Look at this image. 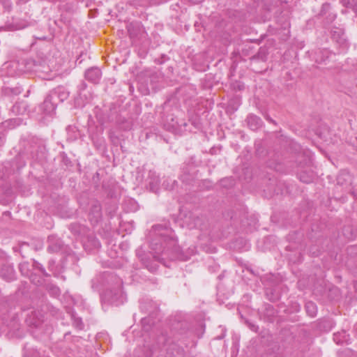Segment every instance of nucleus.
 <instances>
[{
  "label": "nucleus",
  "instance_id": "obj_1",
  "mask_svg": "<svg viewBox=\"0 0 357 357\" xmlns=\"http://www.w3.org/2000/svg\"><path fill=\"white\" fill-rule=\"evenodd\" d=\"M151 232H153L155 235L162 238L164 241H166L167 238H169V244L173 246L172 250H169V248H165L162 245H160V248H158V243H152V249L155 250L153 258H155L156 261H160L166 266H169V265L163 262V260H165L166 258H169L172 261L183 259L181 250L176 245L177 241L174 238L173 231L171 228H169L166 224L164 225H156L153 226Z\"/></svg>",
  "mask_w": 357,
  "mask_h": 357
},
{
  "label": "nucleus",
  "instance_id": "obj_2",
  "mask_svg": "<svg viewBox=\"0 0 357 357\" xmlns=\"http://www.w3.org/2000/svg\"><path fill=\"white\" fill-rule=\"evenodd\" d=\"M123 297L122 291L120 287L115 290H107L105 292L104 298L108 302L112 304L118 305L120 303H123L121 300Z\"/></svg>",
  "mask_w": 357,
  "mask_h": 357
},
{
  "label": "nucleus",
  "instance_id": "obj_3",
  "mask_svg": "<svg viewBox=\"0 0 357 357\" xmlns=\"http://www.w3.org/2000/svg\"><path fill=\"white\" fill-rule=\"evenodd\" d=\"M50 69L45 60H37L34 73L43 79H48V73Z\"/></svg>",
  "mask_w": 357,
  "mask_h": 357
},
{
  "label": "nucleus",
  "instance_id": "obj_4",
  "mask_svg": "<svg viewBox=\"0 0 357 357\" xmlns=\"http://www.w3.org/2000/svg\"><path fill=\"white\" fill-rule=\"evenodd\" d=\"M102 76L101 70L100 68L97 67H92L89 68L85 72V78L89 82H91L93 84H97L99 82Z\"/></svg>",
  "mask_w": 357,
  "mask_h": 357
},
{
  "label": "nucleus",
  "instance_id": "obj_5",
  "mask_svg": "<svg viewBox=\"0 0 357 357\" xmlns=\"http://www.w3.org/2000/svg\"><path fill=\"white\" fill-rule=\"evenodd\" d=\"M69 91L63 86H59L51 91V97L58 98V102H63L69 96Z\"/></svg>",
  "mask_w": 357,
  "mask_h": 357
},
{
  "label": "nucleus",
  "instance_id": "obj_6",
  "mask_svg": "<svg viewBox=\"0 0 357 357\" xmlns=\"http://www.w3.org/2000/svg\"><path fill=\"white\" fill-rule=\"evenodd\" d=\"M90 220L92 223L96 224L102 218V211L100 204L95 203L91 208L89 212Z\"/></svg>",
  "mask_w": 357,
  "mask_h": 357
},
{
  "label": "nucleus",
  "instance_id": "obj_7",
  "mask_svg": "<svg viewBox=\"0 0 357 357\" xmlns=\"http://www.w3.org/2000/svg\"><path fill=\"white\" fill-rule=\"evenodd\" d=\"M48 247L47 250L50 252H58L62 250L63 247V241L54 236H50L48 238Z\"/></svg>",
  "mask_w": 357,
  "mask_h": 357
},
{
  "label": "nucleus",
  "instance_id": "obj_8",
  "mask_svg": "<svg viewBox=\"0 0 357 357\" xmlns=\"http://www.w3.org/2000/svg\"><path fill=\"white\" fill-rule=\"evenodd\" d=\"M332 38L344 50L348 48V43L345 35L342 30L334 31L332 33Z\"/></svg>",
  "mask_w": 357,
  "mask_h": 357
},
{
  "label": "nucleus",
  "instance_id": "obj_9",
  "mask_svg": "<svg viewBox=\"0 0 357 357\" xmlns=\"http://www.w3.org/2000/svg\"><path fill=\"white\" fill-rule=\"evenodd\" d=\"M246 121L249 128L252 130H256L261 128L263 125L261 119L254 114H250L246 119Z\"/></svg>",
  "mask_w": 357,
  "mask_h": 357
},
{
  "label": "nucleus",
  "instance_id": "obj_10",
  "mask_svg": "<svg viewBox=\"0 0 357 357\" xmlns=\"http://www.w3.org/2000/svg\"><path fill=\"white\" fill-rule=\"evenodd\" d=\"M41 109L46 114H50L56 109V102H52L48 96L40 105Z\"/></svg>",
  "mask_w": 357,
  "mask_h": 357
},
{
  "label": "nucleus",
  "instance_id": "obj_11",
  "mask_svg": "<svg viewBox=\"0 0 357 357\" xmlns=\"http://www.w3.org/2000/svg\"><path fill=\"white\" fill-rule=\"evenodd\" d=\"M331 54V52L327 49L320 50L316 53L315 61L317 63L325 62Z\"/></svg>",
  "mask_w": 357,
  "mask_h": 357
},
{
  "label": "nucleus",
  "instance_id": "obj_12",
  "mask_svg": "<svg viewBox=\"0 0 357 357\" xmlns=\"http://www.w3.org/2000/svg\"><path fill=\"white\" fill-rule=\"evenodd\" d=\"M149 185L150 190L153 192H156L158 189L160 179L158 176L155 175V172H149Z\"/></svg>",
  "mask_w": 357,
  "mask_h": 357
},
{
  "label": "nucleus",
  "instance_id": "obj_13",
  "mask_svg": "<svg viewBox=\"0 0 357 357\" xmlns=\"http://www.w3.org/2000/svg\"><path fill=\"white\" fill-rule=\"evenodd\" d=\"M59 9L68 13H74L77 9V3L75 1L60 4Z\"/></svg>",
  "mask_w": 357,
  "mask_h": 357
},
{
  "label": "nucleus",
  "instance_id": "obj_14",
  "mask_svg": "<svg viewBox=\"0 0 357 357\" xmlns=\"http://www.w3.org/2000/svg\"><path fill=\"white\" fill-rule=\"evenodd\" d=\"M37 60L33 59H27L22 61V64L24 66V71L27 73H34L36 69V65Z\"/></svg>",
  "mask_w": 357,
  "mask_h": 357
},
{
  "label": "nucleus",
  "instance_id": "obj_15",
  "mask_svg": "<svg viewBox=\"0 0 357 357\" xmlns=\"http://www.w3.org/2000/svg\"><path fill=\"white\" fill-rule=\"evenodd\" d=\"M0 276L6 280H13L14 278V270L13 267L10 266L3 267L0 272Z\"/></svg>",
  "mask_w": 357,
  "mask_h": 357
},
{
  "label": "nucleus",
  "instance_id": "obj_16",
  "mask_svg": "<svg viewBox=\"0 0 357 357\" xmlns=\"http://www.w3.org/2000/svg\"><path fill=\"white\" fill-rule=\"evenodd\" d=\"M141 261L145 267L151 272H155L158 269V264L146 257H142Z\"/></svg>",
  "mask_w": 357,
  "mask_h": 357
},
{
  "label": "nucleus",
  "instance_id": "obj_17",
  "mask_svg": "<svg viewBox=\"0 0 357 357\" xmlns=\"http://www.w3.org/2000/svg\"><path fill=\"white\" fill-rule=\"evenodd\" d=\"M46 290L54 297H57L61 294L60 289L55 284L51 283L46 284Z\"/></svg>",
  "mask_w": 357,
  "mask_h": 357
},
{
  "label": "nucleus",
  "instance_id": "obj_18",
  "mask_svg": "<svg viewBox=\"0 0 357 357\" xmlns=\"http://www.w3.org/2000/svg\"><path fill=\"white\" fill-rule=\"evenodd\" d=\"M351 176L348 172H342L337 176V183L343 185L344 183L350 182Z\"/></svg>",
  "mask_w": 357,
  "mask_h": 357
},
{
  "label": "nucleus",
  "instance_id": "obj_19",
  "mask_svg": "<svg viewBox=\"0 0 357 357\" xmlns=\"http://www.w3.org/2000/svg\"><path fill=\"white\" fill-rule=\"evenodd\" d=\"M307 312L310 314L311 317H314L317 313V306L316 305L312 302H308L306 303L305 305Z\"/></svg>",
  "mask_w": 357,
  "mask_h": 357
},
{
  "label": "nucleus",
  "instance_id": "obj_20",
  "mask_svg": "<svg viewBox=\"0 0 357 357\" xmlns=\"http://www.w3.org/2000/svg\"><path fill=\"white\" fill-rule=\"evenodd\" d=\"M299 179L301 181L306 183H309L312 181L313 176L312 174H308L305 172H301L299 173Z\"/></svg>",
  "mask_w": 357,
  "mask_h": 357
},
{
  "label": "nucleus",
  "instance_id": "obj_21",
  "mask_svg": "<svg viewBox=\"0 0 357 357\" xmlns=\"http://www.w3.org/2000/svg\"><path fill=\"white\" fill-rule=\"evenodd\" d=\"M34 267L37 269H38L42 273L43 275L45 276H49V274L46 272L45 269L44 268V267L38 262L37 261H35L34 262Z\"/></svg>",
  "mask_w": 357,
  "mask_h": 357
},
{
  "label": "nucleus",
  "instance_id": "obj_22",
  "mask_svg": "<svg viewBox=\"0 0 357 357\" xmlns=\"http://www.w3.org/2000/svg\"><path fill=\"white\" fill-rule=\"evenodd\" d=\"M73 324L79 330L84 327L83 322L80 318H75Z\"/></svg>",
  "mask_w": 357,
  "mask_h": 357
},
{
  "label": "nucleus",
  "instance_id": "obj_23",
  "mask_svg": "<svg viewBox=\"0 0 357 357\" xmlns=\"http://www.w3.org/2000/svg\"><path fill=\"white\" fill-rule=\"evenodd\" d=\"M257 56L263 61H266V56L265 55V50L260 48Z\"/></svg>",
  "mask_w": 357,
  "mask_h": 357
},
{
  "label": "nucleus",
  "instance_id": "obj_24",
  "mask_svg": "<svg viewBox=\"0 0 357 357\" xmlns=\"http://www.w3.org/2000/svg\"><path fill=\"white\" fill-rule=\"evenodd\" d=\"M43 321L42 316L36 317V319L32 322H31V324L34 325L35 326H38L41 322Z\"/></svg>",
  "mask_w": 357,
  "mask_h": 357
},
{
  "label": "nucleus",
  "instance_id": "obj_25",
  "mask_svg": "<svg viewBox=\"0 0 357 357\" xmlns=\"http://www.w3.org/2000/svg\"><path fill=\"white\" fill-rule=\"evenodd\" d=\"M343 334H344V337H343L342 340H340V339L338 338L339 335H337V334L335 335L334 340L337 342V343H340V342H342L347 341V340L345 339L346 333L343 332Z\"/></svg>",
  "mask_w": 357,
  "mask_h": 357
},
{
  "label": "nucleus",
  "instance_id": "obj_26",
  "mask_svg": "<svg viewBox=\"0 0 357 357\" xmlns=\"http://www.w3.org/2000/svg\"><path fill=\"white\" fill-rule=\"evenodd\" d=\"M24 357H39V354L38 351H33L32 354H29L25 353Z\"/></svg>",
  "mask_w": 357,
  "mask_h": 357
},
{
  "label": "nucleus",
  "instance_id": "obj_27",
  "mask_svg": "<svg viewBox=\"0 0 357 357\" xmlns=\"http://www.w3.org/2000/svg\"><path fill=\"white\" fill-rule=\"evenodd\" d=\"M128 31L129 32V34H130V37L136 36V34L135 33V32H134V31L132 29V24L129 25Z\"/></svg>",
  "mask_w": 357,
  "mask_h": 357
},
{
  "label": "nucleus",
  "instance_id": "obj_28",
  "mask_svg": "<svg viewBox=\"0 0 357 357\" xmlns=\"http://www.w3.org/2000/svg\"><path fill=\"white\" fill-rule=\"evenodd\" d=\"M47 96H49V98L51 99V100L52 102H56V107L57 105L60 102H58V98H52V97H51V91L50 92V93Z\"/></svg>",
  "mask_w": 357,
  "mask_h": 357
},
{
  "label": "nucleus",
  "instance_id": "obj_29",
  "mask_svg": "<svg viewBox=\"0 0 357 357\" xmlns=\"http://www.w3.org/2000/svg\"><path fill=\"white\" fill-rule=\"evenodd\" d=\"M75 105H77V107H82L84 105L83 102H79V98H75Z\"/></svg>",
  "mask_w": 357,
  "mask_h": 357
},
{
  "label": "nucleus",
  "instance_id": "obj_30",
  "mask_svg": "<svg viewBox=\"0 0 357 357\" xmlns=\"http://www.w3.org/2000/svg\"><path fill=\"white\" fill-rule=\"evenodd\" d=\"M177 126L179 128L181 127H185L187 126V123L184 121H181V122H177Z\"/></svg>",
  "mask_w": 357,
  "mask_h": 357
},
{
  "label": "nucleus",
  "instance_id": "obj_31",
  "mask_svg": "<svg viewBox=\"0 0 357 357\" xmlns=\"http://www.w3.org/2000/svg\"><path fill=\"white\" fill-rule=\"evenodd\" d=\"M265 119L269 121L270 123H275V121L273 119H272L268 115H265Z\"/></svg>",
  "mask_w": 357,
  "mask_h": 357
},
{
  "label": "nucleus",
  "instance_id": "obj_32",
  "mask_svg": "<svg viewBox=\"0 0 357 357\" xmlns=\"http://www.w3.org/2000/svg\"><path fill=\"white\" fill-rule=\"evenodd\" d=\"M6 326H0V331H6Z\"/></svg>",
  "mask_w": 357,
  "mask_h": 357
},
{
  "label": "nucleus",
  "instance_id": "obj_33",
  "mask_svg": "<svg viewBox=\"0 0 357 357\" xmlns=\"http://www.w3.org/2000/svg\"><path fill=\"white\" fill-rule=\"evenodd\" d=\"M330 7V4L326 3L323 5V8H328Z\"/></svg>",
  "mask_w": 357,
  "mask_h": 357
},
{
  "label": "nucleus",
  "instance_id": "obj_34",
  "mask_svg": "<svg viewBox=\"0 0 357 357\" xmlns=\"http://www.w3.org/2000/svg\"><path fill=\"white\" fill-rule=\"evenodd\" d=\"M354 287L356 291H357V280L354 282Z\"/></svg>",
  "mask_w": 357,
  "mask_h": 357
},
{
  "label": "nucleus",
  "instance_id": "obj_35",
  "mask_svg": "<svg viewBox=\"0 0 357 357\" xmlns=\"http://www.w3.org/2000/svg\"><path fill=\"white\" fill-rule=\"evenodd\" d=\"M94 245H95L96 247L99 246V245H100L99 242L96 241H95V243H94Z\"/></svg>",
  "mask_w": 357,
  "mask_h": 357
},
{
  "label": "nucleus",
  "instance_id": "obj_36",
  "mask_svg": "<svg viewBox=\"0 0 357 357\" xmlns=\"http://www.w3.org/2000/svg\"><path fill=\"white\" fill-rule=\"evenodd\" d=\"M32 316H34V314H36V312H31Z\"/></svg>",
  "mask_w": 357,
  "mask_h": 357
},
{
  "label": "nucleus",
  "instance_id": "obj_37",
  "mask_svg": "<svg viewBox=\"0 0 357 357\" xmlns=\"http://www.w3.org/2000/svg\"><path fill=\"white\" fill-rule=\"evenodd\" d=\"M32 316H34V314H36V312H31Z\"/></svg>",
  "mask_w": 357,
  "mask_h": 357
},
{
  "label": "nucleus",
  "instance_id": "obj_38",
  "mask_svg": "<svg viewBox=\"0 0 357 357\" xmlns=\"http://www.w3.org/2000/svg\"><path fill=\"white\" fill-rule=\"evenodd\" d=\"M32 316H34V314H36V312H31Z\"/></svg>",
  "mask_w": 357,
  "mask_h": 357
},
{
  "label": "nucleus",
  "instance_id": "obj_39",
  "mask_svg": "<svg viewBox=\"0 0 357 357\" xmlns=\"http://www.w3.org/2000/svg\"><path fill=\"white\" fill-rule=\"evenodd\" d=\"M8 7H10V3L8 2Z\"/></svg>",
  "mask_w": 357,
  "mask_h": 357
}]
</instances>
